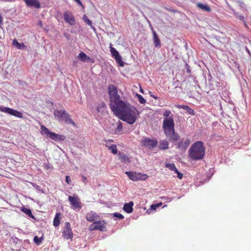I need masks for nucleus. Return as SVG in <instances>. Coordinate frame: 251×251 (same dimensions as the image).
Returning a JSON list of instances; mask_svg holds the SVG:
<instances>
[{
	"mask_svg": "<svg viewBox=\"0 0 251 251\" xmlns=\"http://www.w3.org/2000/svg\"><path fill=\"white\" fill-rule=\"evenodd\" d=\"M191 143L190 139L188 138L182 139L181 141L177 143V148L181 150H185L189 146Z\"/></svg>",
	"mask_w": 251,
	"mask_h": 251,
	"instance_id": "15",
	"label": "nucleus"
},
{
	"mask_svg": "<svg viewBox=\"0 0 251 251\" xmlns=\"http://www.w3.org/2000/svg\"><path fill=\"white\" fill-rule=\"evenodd\" d=\"M187 72H189V73H190V69H189V68H187Z\"/></svg>",
	"mask_w": 251,
	"mask_h": 251,
	"instance_id": "45",
	"label": "nucleus"
},
{
	"mask_svg": "<svg viewBox=\"0 0 251 251\" xmlns=\"http://www.w3.org/2000/svg\"><path fill=\"white\" fill-rule=\"evenodd\" d=\"M64 19L66 22L68 23L71 25L75 24V20L73 14L69 11H65L64 14Z\"/></svg>",
	"mask_w": 251,
	"mask_h": 251,
	"instance_id": "14",
	"label": "nucleus"
},
{
	"mask_svg": "<svg viewBox=\"0 0 251 251\" xmlns=\"http://www.w3.org/2000/svg\"><path fill=\"white\" fill-rule=\"evenodd\" d=\"M175 173H176L177 175V177L179 178V179H181L183 177V174L180 173L177 170H176V172H175Z\"/></svg>",
	"mask_w": 251,
	"mask_h": 251,
	"instance_id": "37",
	"label": "nucleus"
},
{
	"mask_svg": "<svg viewBox=\"0 0 251 251\" xmlns=\"http://www.w3.org/2000/svg\"><path fill=\"white\" fill-rule=\"evenodd\" d=\"M66 181L68 184L70 183V182L71 181V179L69 176H66Z\"/></svg>",
	"mask_w": 251,
	"mask_h": 251,
	"instance_id": "39",
	"label": "nucleus"
},
{
	"mask_svg": "<svg viewBox=\"0 0 251 251\" xmlns=\"http://www.w3.org/2000/svg\"><path fill=\"white\" fill-rule=\"evenodd\" d=\"M25 4L29 7H34L36 8L41 7L40 3L37 0H24Z\"/></svg>",
	"mask_w": 251,
	"mask_h": 251,
	"instance_id": "17",
	"label": "nucleus"
},
{
	"mask_svg": "<svg viewBox=\"0 0 251 251\" xmlns=\"http://www.w3.org/2000/svg\"><path fill=\"white\" fill-rule=\"evenodd\" d=\"M105 108L106 104L103 102L99 103L97 107V110L99 112H103Z\"/></svg>",
	"mask_w": 251,
	"mask_h": 251,
	"instance_id": "28",
	"label": "nucleus"
},
{
	"mask_svg": "<svg viewBox=\"0 0 251 251\" xmlns=\"http://www.w3.org/2000/svg\"><path fill=\"white\" fill-rule=\"evenodd\" d=\"M123 129V125L121 122L118 123L117 127L116 128L117 131H121Z\"/></svg>",
	"mask_w": 251,
	"mask_h": 251,
	"instance_id": "34",
	"label": "nucleus"
},
{
	"mask_svg": "<svg viewBox=\"0 0 251 251\" xmlns=\"http://www.w3.org/2000/svg\"><path fill=\"white\" fill-rule=\"evenodd\" d=\"M157 207H156V205H155V204H152L151 206V209L152 210H156Z\"/></svg>",
	"mask_w": 251,
	"mask_h": 251,
	"instance_id": "40",
	"label": "nucleus"
},
{
	"mask_svg": "<svg viewBox=\"0 0 251 251\" xmlns=\"http://www.w3.org/2000/svg\"><path fill=\"white\" fill-rule=\"evenodd\" d=\"M99 218V216L95 212L91 211L86 214V219L90 222L96 221Z\"/></svg>",
	"mask_w": 251,
	"mask_h": 251,
	"instance_id": "16",
	"label": "nucleus"
},
{
	"mask_svg": "<svg viewBox=\"0 0 251 251\" xmlns=\"http://www.w3.org/2000/svg\"><path fill=\"white\" fill-rule=\"evenodd\" d=\"M82 178L83 182L85 183H86L87 182V177L86 176H82Z\"/></svg>",
	"mask_w": 251,
	"mask_h": 251,
	"instance_id": "41",
	"label": "nucleus"
},
{
	"mask_svg": "<svg viewBox=\"0 0 251 251\" xmlns=\"http://www.w3.org/2000/svg\"><path fill=\"white\" fill-rule=\"evenodd\" d=\"M247 51L249 52V50L248 49H247Z\"/></svg>",
	"mask_w": 251,
	"mask_h": 251,
	"instance_id": "47",
	"label": "nucleus"
},
{
	"mask_svg": "<svg viewBox=\"0 0 251 251\" xmlns=\"http://www.w3.org/2000/svg\"><path fill=\"white\" fill-rule=\"evenodd\" d=\"M83 19L85 22L89 25H92V22L90 21L86 15H84L83 16Z\"/></svg>",
	"mask_w": 251,
	"mask_h": 251,
	"instance_id": "35",
	"label": "nucleus"
},
{
	"mask_svg": "<svg viewBox=\"0 0 251 251\" xmlns=\"http://www.w3.org/2000/svg\"><path fill=\"white\" fill-rule=\"evenodd\" d=\"M41 132L42 134L46 135L50 139L54 141H64L65 139L64 136L50 131L47 127L43 125L41 126Z\"/></svg>",
	"mask_w": 251,
	"mask_h": 251,
	"instance_id": "5",
	"label": "nucleus"
},
{
	"mask_svg": "<svg viewBox=\"0 0 251 251\" xmlns=\"http://www.w3.org/2000/svg\"><path fill=\"white\" fill-rule=\"evenodd\" d=\"M169 143L166 140H161L159 142V148L161 150H166L168 148Z\"/></svg>",
	"mask_w": 251,
	"mask_h": 251,
	"instance_id": "26",
	"label": "nucleus"
},
{
	"mask_svg": "<svg viewBox=\"0 0 251 251\" xmlns=\"http://www.w3.org/2000/svg\"><path fill=\"white\" fill-rule=\"evenodd\" d=\"M114 114L122 121L132 125L135 122L140 113L137 108L132 106L129 103H126Z\"/></svg>",
	"mask_w": 251,
	"mask_h": 251,
	"instance_id": "2",
	"label": "nucleus"
},
{
	"mask_svg": "<svg viewBox=\"0 0 251 251\" xmlns=\"http://www.w3.org/2000/svg\"><path fill=\"white\" fill-rule=\"evenodd\" d=\"M152 33L154 46L157 48H160L161 47V42L159 37L155 31H153Z\"/></svg>",
	"mask_w": 251,
	"mask_h": 251,
	"instance_id": "22",
	"label": "nucleus"
},
{
	"mask_svg": "<svg viewBox=\"0 0 251 251\" xmlns=\"http://www.w3.org/2000/svg\"><path fill=\"white\" fill-rule=\"evenodd\" d=\"M151 96L155 100H157L158 98L154 95H151Z\"/></svg>",
	"mask_w": 251,
	"mask_h": 251,
	"instance_id": "44",
	"label": "nucleus"
},
{
	"mask_svg": "<svg viewBox=\"0 0 251 251\" xmlns=\"http://www.w3.org/2000/svg\"><path fill=\"white\" fill-rule=\"evenodd\" d=\"M113 216L119 219H123L124 218V217L122 214L118 213H114Z\"/></svg>",
	"mask_w": 251,
	"mask_h": 251,
	"instance_id": "33",
	"label": "nucleus"
},
{
	"mask_svg": "<svg viewBox=\"0 0 251 251\" xmlns=\"http://www.w3.org/2000/svg\"><path fill=\"white\" fill-rule=\"evenodd\" d=\"M133 202L131 201L124 204L123 209L127 213H131L133 211Z\"/></svg>",
	"mask_w": 251,
	"mask_h": 251,
	"instance_id": "19",
	"label": "nucleus"
},
{
	"mask_svg": "<svg viewBox=\"0 0 251 251\" xmlns=\"http://www.w3.org/2000/svg\"><path fill=\"white\" fill-rule=\"evenodd\" d=\"M118 156L119 159L122 162L125 163L130 162V158L127 156L126 154H125L124 153L120 152L118 153Z\"/></svg>",
	"mask_w": 251,
	"mask_h": 251,
	"instance_id": "20",
	"label": "nucleus"
},
{
	"mask_svg": "<svg viewBox=\"0 0 251 251\" xmlns=\"http://www.w3.org/2000/svg\"><path fill=\"white\" fill-rule=\"evenodd\" d=\"M21 211L28 216L29 217L34 218V216L32 214V212L30 209L26 208L25 207H22Z\"/></svg>",
	"mask_w": 251,
	"mask_h": 251,
	"instance_id": "29",
	"label": "nucleus"
},
{
	"mask_svg": "<svg viewBox=\"0 0 251 251\" xmlns=\"http://www.w3.org/2000/svg\"><path fill=\"white\" fill-rule=\"evenodd\" d=\"M12 44L13 46L16 47L18 49H20L22 48H25V46L24 43H20L16 39L13 40Z\"/></svg>",
	"mask_w": 251,
	"mask_h": 251,
	"instance_id": "30",
	"label": "nucleus"
},
{
	"mask_svg": "<svg viewBox=\"0 0 251 251\" xmlns=\"http://www.w3.org/2000/svg\"><path fill=\"white\" fill-rule=\"evenodd\" d=\"M197 6L203 11H205L208 12L211 11L210 7L207 4H203L201 3H198L197 4Z\"/></svg>",
	"mask_w": 251,
	"mask_h": 251,
	"instance_id": "25",
	"label": "nucleus"
},
{
	"mask_svg": "<svg viewBox=\"0 0 251 251\" xmlns=\"http://www.w3.org/2000/svg\"><path fill=\"white\" fill-rule=\"evenodd\" d=\"M62 236L64 238L67 239H72L73 233L72 231L70 223L66 222L65 223V226L62 232Z\"/></svg>",
	"mask_w": 251,
	"mask_h": 251,
	"instance_id": "11",
	"label": "nucleus"
},
{
	"mask_svg": "<svg viewBox=\"0 0 251 251\" xmlns=\"http://www.w3.org/2000/svg\"><path fill=\"white\" fill-rule=\"evenodd\" d=\"M141 92L143 93V90L142 89L140 90Z\"/></svg>",
	"mask_w": 251,
	"mask_h": 251,
	"instance_id": "46",
	"label": "nucleus"
},
{
	"mask_svg": "<svg viewBox=\"0 0 251 251\" xmlns=\"http://www.w3.org/2000/svg\"><path fill=\"white\" fill-rule=\"evenodd\" d=\"M78 57L79 59L82 61H88L90 60V58L87 56L83 52L79 53Z\"/></svg>",
	"mask_w": 251,
	"mask_h": 251,
	"instance_id": "27",
	"label": "nucleus"
},
{
	"mask_svg": "<svg viewBox=\"0 0 251 251\" xmlns=\"http://www.w3.org/2000/svg\"><path fill=\"white\" fill-rule=\"evenodd\" d=\"M34 241L39 244L41 242V239L40 238H38L37 236H35L34 238Z\"/></svg>",
	"mask_w": 251,
	"mask_h": 251,
	"instance_id": "36",
	"label": "nucleus"
},
{
	"mask_svg": "<svg viewBox=\"0 0 251 251\" xmlns=\"http://www.w3.org/2000/svg\"><path fill=\"white\" fill-rule=\"evenodd\" d=\"M171 111L169 110H165L163 115L166 117L163 121L162 128L166 137L171 141L176 142L179 139V135L175 132V122L173 116L169 117Z\"/></svg>",
	"mask_w": 251,
	"mask_h": 251,
	"instance_id": "1",
	"label": "nucleus"
},
{
	"mask_svg": "<svg viewBox=\"0 0 251 251\" xmlns=\"http://www.w3.org/2000/svg\"><path fill=\"white\" fill-rule=\"evenodd\" d=\"M142 143L146 148L152 149L157 145V141L156 139H151L149 138H145L142 140Z\"/></svg>",
	"mask_w": 251,
	"mask_h": 251,
	"instance_id": "13",
	"label": "nucleus"
},
{
	"mask_svg": "<svg viewBox=\"0 0 251 251\" xmlns=\"http://www.w3.org/2000/svg\"><path fill=\"white\" fill-rule=\"evenodd\" d=\"M125 173L127 175L129 179L133 181L145 180L149 177V176L147 174L136 173L133 171L126 172Z\"/></svg>",
	"mask_w": 251,
	"mask_h": 251,
	"instance_id": "7",
	"label": "nucleus"
},
{
	"mask_svg": "<svg viewBox=\"0 0 251 251\" xmlns=\"http://www.w3.org/2000/svg\"><path fill=\"white\" fill-rule=\"evenodd\" d=\"M0 111L8 113L19 118H23V114L16 110L6 107H0Z\"/></svg>",
	"mask_w": 251,
	"mask_h": 251,
	"instance_id": "9",
	"label": "nucleus"
},
{
	"mask_svg": "<svg viewBox=\"0 0 251 251\" xmlns=\"http://www.w3.org/2000/svg\"><path fill=\"white\" fill-rule=\"evenodd\" d=\"M109 48L112 57L115 59L116 61L120 65V66H123L124 65V62L123 61L122 57L118 51L112 46L111 44H110Z\"/></svg>",
	"mask_w": 251,
	"mask_h": 251,
	"instance_id": "10",
	"label": "nucleus"
},
{
	"mask_svg": "<svg viewBox=\"0 0 251 251\" xmlns=\"http://www.w3.org/2000/svg\"><path fill=\"white\" fill-rule=\"evenodd\" d=\"M54 115L59 120L63 121L73 126L75 125V122L71 119L70 115L64 110H55Z\"/></svg>",
	"mask_w": 251,
	"mask_h": 251,
	"instance_id": "6",
	"label": "nucleus"
},
{
	"mask_svg": "<svg viewBox=\"0 0 251 251\" xmlns=\"http://www.w3.org/2000/svg\"><path fill=\"white\" fill-rule=\"evenodd\" d=\"M108 91L110 102V107L113 113H115L127 102L121 100V97L118 93L117 88L114 85H109Z\"/></svg>",
	"mask_w": 251,
	"mask_h": 251,
	"instance_id": "3",
	"label": "nucleus"
},
{
	"mask_svg": "<svg viewBox=\"0 0 251 251\" xmlns=\"http://www.w3.org/2000/svg\"><path fill=\"white\" fill-rule=\"evenodd\" d=\"M136 97L138 98L139 101L141 104H145L146 103V100L143 97V96L140 94H136Z\"/></svg>",
	"mask_w": 251,
	"mask_h": 251,
	"instance_id": "32",
	"label": "nucleus"
},
{
	"mask_svg": "<svg viewBox=\"0 0 251 251\" xmlns=\"http://www.w3.org/2000/svg\"><path fill=\"white\" fill-rule=\"evenodd\" d=\"M205 148L201 141H197L192 145L188 151V156L193 160H198L203 158Z\"/></svg>",
	"mask_w": 251,
	"mask_h": 251,
	"instance_id": "4",
	"label": "nucleus"
},
{
	"mask_svg": "<svg viewBox=\"0 0 251 251\" xmlns=\"http://www.w3.org/2000/svg\"><path fill=\"white\" fill-rule=\"evenodd\" d=\"M113 142V140H109L107 142H106V144H105L106 147L110 151H111V152L116 154L118 152V150L117 148V146L116 145H111V146H109V142Z\"/></svg>",
	"mask_w": 251,
	"mask_h": 251,
	"instance_id": "18",
	"label": "nucleus"
},
{
	"mask_svg": "<svg viewBox=\"0 0 251 251\" xmlns=\"http://www.w3.org/2000/svg\"><path fill=\"white\" fill-rule=\"evenodd\" d=\"M61 213L60 212L56 213L53 221V225L55 227H57L60 223Z\"/></svg>",
	"mask_w": 251,
	"mask_h": 251,
	"instance_id": "24",
	"label": "nucleus"
},
{
	"mask_svg": "<svg viewBox=\"0 0 251 251\" xmlns=\"http://www.w3.org/2000/svg\"><path fill=\"white\" fill-rule=\"evenodd\" d=\"M165 167L169 169L171 171H174L175 172H176V170H177L174 163H166Z\"/></svg>",
	"mask_w": 251,
	"mask_h": 251,
	"instance_id": "31",
	"label": "nucleus"
},
{
	"mask_svg": "<svg viewBox=\"0 0 251 251\" xmlns=\"http://www.w3.org/2000/svg\"><path fill=\"white\" fill-rule=\"evenodd\" d=\"M2 16L0 14V25L2 24Z\"/></svg>",
	"mask_w": 251,
	"mask_h": 251,
	"instance_id": "42",
	"label": "nucleus"
},
{
	"mask_svg": "<svg viewBox=\"0 0 251 251\" xmlns=\"http://www.w3.org/2000/svg\"><path fill=\"white\" fill-rule=\"evenodd\" d=\"M105 222L104 221L95 222L90 226L89 229L91 231L95 230L103 231L105 229Z\"/></svg>",
	"mask_w": 251,
	"mask_h": 251,
	"instance_id": "12",
	"label": "nucleus"
},
{
	"mask_svg": "<svg viewBox=\"0 0 251 251\" xmlns=\"http://www.w3.org/2000/svg\"><path fill=\"white\" fill-rule=\"evenodd\" d=\"M233 12L234 16L238 19L240 21H242L244 23V26L246 28H249L248 25H247V22L246 21V19L244 16L240 15L238 12H235L234 10H232Z\"/></svg>",
	"mask_w": 251,
	"mask_h": 251,
	"instance_id": "21",
	"label": "nucleus"
},
{
	"mask_svg": "<svg viewBox=\"0 0 251 251\" xmlns=\"http://www.w3.org/2000/svg\"><path fill=\"white\" fill-rule=\"evenodd\" d=\"M176 107L178 108H182V109H183L184 110H186L187 112L191 115H194L195 114V111L193 109H192V108H191L190 107H189L188 105H177L176 106Z\"/></svg>",
	"mask_w": 251,
	"mask_h": 251,
	"instance_id": "23",
	"label": "nucleus"
},
{
	"mask_svg": "<svg viewBox=\"0 0 251 251\" xmlns=\"http://www.w3.org/2000/svg\"><path fill=\"white\" fill-rule=\"evenodd\" d=\"M238 3L241 9H243L245 8V4L243 1H238Z\"/></svg>",
	"mask_w": 251,
	"mask_h": 251,
	"instance_id": "38",
	"label": "nucleus"
},
{
	"mask_svg": "<svg viewBox=\"0 0 251 251\" xmlns=\"http://www.w3.org/2000/svg\"><path fill=\"white\" fill-rule=\"evenodd\" d=\"M68 200L72 208L75 210L79 211L82 207V203L77 196H69Z\"/></svg>",
	"mask_w": 251,
	"mask_h": 251,
	"instance_id": "8",
	"label": "nucleus"
},
{
	"mask_svg": "<svg viewBox=\"0 0 251 251\" xmlns=\"http://www.w3.org/2000/svg\"><path fill=\"white\" fill-rule=\"evenodd\" d=\"M155 205H156V207H158L159 206H161V205H162V202H160L159 203H157V204H154Z\"/></svg>",
	"mask_w": 251,
	"mask_h": 251,
	"instance_id": "43",
	"label": "nucleus"
}]
</instances>
